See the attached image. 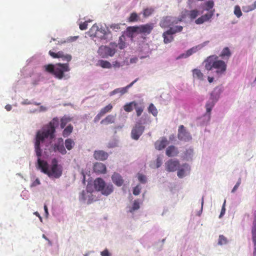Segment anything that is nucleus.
Masks as SVG:
<instances>
[{
    "label": "nucleus",
    "mask_w": 256,
    "mask_h": 256,
    "mask_svg": "<svg viewBox=\"0 0 256 256\" xmlns=\"http://www.w3.org/2000/svg\"><path fill=\"white\" fill-rule=\"evenodd\" d=\"M58 118H54L49 124L43 128L42 131L39 130L37 132L34 148L38 158H40L42 156V150L40 148V142H42L46 138H50V139L54 138L56 126H58Z\"/></svg>",
    "instance_id": "1"
},
{
    "label": "nucleus",
    "mask_w": 256,
    "mask_h": 256,
    "mask_svg": "<svg viewBox=\"0 0 256 256\" xmlns=\"http://www.w3.org/2000/svg\"><path fill=\"white\" fill-rule=\"evenodd\" d=\"M43 68L46 72L52 74L58 80L63 78L65 76L64 72L70 70L68 63H58L56 64H48L44 65Z\"/></svg>",
    "instance_id": "2"
},
{
    "label": "nucleus",
    "mask_w": 256,
    "mask_h": 256,
    "mask_svg": "<svg viewBox=\"0 0 256 256\" xmlns=\"http://www.w3.org/2000/svg\"><path fill=\"white\" fill-rule=\"evenodd\" d=\"M118 45L116 42H110L108 46H102L98 50V53L102 58L113 56L116 52Z\"/></svg>",
    "instance_id": "3"
},
{
    "label": "nucleus",
    "mask_w": 256,
    "mask_h": 256,
    "mask_svg": "<svg viewBox=\"0 0 256 256\" xmlns=\"http://www.w3.org/2000/svg\"><path fill=\"white\" fill-rule=\"evenodd\" d=\"M185 17L186 15L184 14H182L181 17L180 18H174L169 16L164 17L160 20V25L163 28H168L182 22V19Z\"/></svg>",
    "instance_id": "4"
},
{
    "label": "nucleus",
    "mask_w": 256,
    "mask_h": 256,
    "mask_svg": "<svg viewBox=\"0 0 256 256\" xmlns=\"http://www.w3.org/2000/svg\"><path fill=\"white\" fill-rule=\"evenodd\" d=\"M52 166L49 170V174L47 175L49 176H53L55 178H59L62 174V168L58 164V161L56 158L52 160Z\"/></svg>",
    "instance_id": "5"
},
{
    "label": "nucleus",
    "mask_w": 256,
    "mask_h": 256,
    "mask_svg": "<svg viewBox=\"0 0 256 256\" xmlns=\"http://www.w3.org/2000/svg\"><path fill=\"white\" fill-rule=\"evenodd\" d=\"M144 126L140 122H136L132 130V138L134 140H138L144 132Z\"/></svg>",
    "instance_id": "6"
},
{
    "label": "nucleus",
    "mask_w": 256,
    "mask_h": 256,
    "mask_svg": "<svg viewBox=\"0 0 256 256\" xmlns=\"http://www.w3.org/2000/svg\"><path fill=\"white\" fill-rule=\"evenodd\" d=\"M178 137L180 140L185 142H188L192 138L190 134L186 130L183 125L178 127Z\"/></svg>",
    "instance_id": "7"
},
{
    "label": "nucleus",
    "mask_w": 256,
    "mask_h": 256,
    "mask_svg": "<svg viewBox=\"0 0 256 256\" xmlns=\"http://www.w3.org/2000/svg\"><path fill=\"white\" fill-rule=\"evenodd\" d=\"M91 186H88L86 190H83L80 194V199L83 200H87V203L90 204L92 202L94 198L91 191Z\"/></svg>",
    "instance_id": "8"
},
{
    "label": "nucleus",
    "mask_w": 256,
    "mask_h": 256,
    "mask_svg": "<svg viewBox=\"0 0 256 256\" xmlns=\"http://www.w3.org/2000/svg\"><path fill=\"white\" fill-rule=\"evenodd\" d=\"M49 54L53 58H62L64 61L69 62L71 60L72 57L70 54H64L62 51H59L58 52H54L52 50L48 52Z\"/></svg>",
    "instance_id": "9"
},
{
    "label": "nucleus",
    "mask_w": 256,
    "mask_h": 256,
    "mask_svg": "<svg viewBox=\"0 0 256 256\" xmlns=\"http://www.w3.org/2000/svg\"><path fill=\"white\" fill-rule=\"evenodd\" d=\"M213 68L216 69V72L218 74H222L226 70V64L224 62L218 58L214 64Z\"/></svg>",
    "instance_id": "10"
},
{
    "label": "nucleus",
    "mask_w": 256,
    "mask_h": 256,
    "mask_svg": "<svg viewBox=\"0 0 256 256\" xmlns=\"http://www.w3.org/2000/svg\"><path fill=\"white\" fill-rule=\"evenodd\" d=\"M165 165L168 172H175L180 167V162L177 160H170L166 162Z\"/></svg>",
    "instance_id": "11"
},
{
    "label": "nucleus",
    "mask_w": 256,
    "mask_h": 256,
    "mask_svg": "<svg viewBox=\"0 0 256 256\" xmlns=\"http://www.w3.org/2000/svg\"><path fill=\"white\" fill-rule=\"evenodd\" d=\"M214 9L210 10L209 13L204 14L196 20L194 22L197 24H200L208 21L214 16Z\"/></svg>",
    "instance_id": "12"
},
{
    "label": "nucleus",
    "mask_w": 256,
    "mask_h": 256,
    "mask_svg": "<svg viewBox=\"0 0 256 256\" xmlns=\"http://www.w3.org/2000/svg\"><path fill=\"white\" fill-rule=\"evenodd\" d=\"M54 152L58 151L62 154H65L66 150L64 146V140L62 138H59L57 142L54 146Z\"/></svg>",
    "instance_id": "13"
},
{
    "label": "nucleus",
    "mask_w": 256,
    "mask_h": 256,
    "mask_svg": "<svg viewBox=\"0 0 256 256\" xmlns=\"http://www.w3.org/2000/svg\"><path fill=\"white\" fill-rule=\"evenodd\" d=\"M218 58V56H210L208 57L204 60L206 70H212L214 66V64H215V62Z\"/></svg>",
    "instance_id": "14"
},
{
    "label": "nucleus",
    "mask_w": 256,
    "mask_h": 256,
    "mask_svg": "<svg viewBox=\"0 0 256 256\" xmlns=\"http://www.w3.org/2000/svg\"><path fill=\"white\" fill-rule=\"evenodd\" d=\"M38 168L41 170V172L44 174H49L48 164V162L44 160H42L40 158H38Z\"/></svg>",
    "instance_id": "15"
},
{
    "label": "nucleus",
    "mask_w": 256,
    "mask_h": 256,
    "mask_svg": "<svg viewBox=\"0 0 256 256\" xmlns=\"http://www.w3.org/2000/svg\"><path fill=\"white\" fill-rule=\"evenodd\" d=\"M154 27L152 23L142 24L140 26V33L144 34H150Z\"/></svg>",
    "instance_id": "16"
},
{
    "label": "nucleus",
    "mask_w": 256,
    "mask_h": 256,
    "mask_svg": "<svg viewBox=\"0 0 256 256\" xmlns=\"http://www.w3.org/2000/svg\"><path fill=\"white\" fill-rule=\"evenodd\" d=\"M108 154L107 152L102 150H95L94 154V156L96 160H104L108 158Z\"/></svg>",
    "instance_id": "17"
},
{
    "label": "nucleus",
    "mask_w": 256,
    "mask_h": 256,
    "mask_svg": "<svg viewBox=\"0 0 256 256\" xmlns=\"http://www.w3.org/2000/svg\"><path fill=\"white\" fill-rule=\"evenodd\" d=\"M106 170V166L102 163L96 162L94 166V171L97 174H105Z\"/></svg>",
    "instance_id": "18"
},
{
    "label": "nucleus",
    "mask_w": 256,
    "mask_h": 256,
    "mask_svg": "<svg viewBox=\"0 0 256 256\" xmlns=\"http://www.w3.org/2000/svg\"><path fill=\"white\" fill-rule=\"evenodd\" d=\"M113 182L118 186H122L124 183V180L122 176L118 173L114 172L112 176Z\"/></svg>",
    "instance_id": "19"
},
{
    "label": "nucleus",
    "mask_w": 256,
    "mask_h": 256,
    "mask_svg": "<svg viewBox=\"0 0 256 256\" xmlns=\"http://www.w3.org/2000/svg\"><path fill=\"white\" fill-rule=\"evenodd\" d=\"M104 181L101 178H97L94 181V186L96 190L101 192L105 186Z\"/></svg>",
    "instance_id": "20"
},
{
    "label": "nucleus",
    "mask_w": 256,
    "mask_h": 256,
    "mask_svg": "<svg viewBox=\"0 0 256 256\" xmlns=\"http://www.w3.org/2000/svg\"><path fill=\"white\" fill-rule=\"evenodd\" d=\"M168 144V140L166 138H162L160 140H158L155 143V148L158 150H162Z\"/></svg>",
    "instance_id": "21"
},
{
    "label": "nucleus",
    "mask_w": 256,
    "mask_h": 256,
    "mask_svg": "<svg viewBox=\"0 0 256 256\" xmlns=\"http://www.w3.org/2000/svg\"><path fill=\"white\" fill-rule=\"evenodd\" d=\"M116 120V115L109 114L104 119L101 120L100 124L104 125H108L114 123Z\"/></svg>",
    "instance_id": "22"
},
{
    "label": "nucleus",
    "mask_w": 256,
    "mask_h": 256,
    "mask_svg": "<svg viewBox=\"0 0 256 256\" xmlns=\"http://www.w3.org/2000/svg\"><path fill=\"white\" fill-rule=\"evenodd\" d=\"M182 29L183 27L180 26H177L174 27H170L168 30L164 32V34L172 36L174 34L182 32Z\"/></svg>",
    "instance_id": "23"
},
{
    "label": "nucleus",
    "mask_w": 256,
    "mask_h": 256,
    "mask_svg": "<svg viewBox=\"0 0 256 256\" xmlns=\"http://www.w3.org/2000/svg\"><path fill=\"white\" fill-rule=\"evenodd\" d=\"M177 148L174 146H169L166 150V154L169 156H174L178 154Z\"/></svg>",
    "instance_id": "24"
},
{
    "label": "nucleus",
    "mask_w": 256,
    "mask_h": 256,
    "mask_svg": "<svg viewBox=\"0 0 256 256\" xmlns=\"http://www.w3.org/2000/svg\"><path fill=\"white\" fill-rule=\"evenodd\" d=\"M216 102V100H214L212 94H211L210 100L207 102L206 104V108L207 113H210L212 108L214 107Z\"/></svg>",
    "instance_id": "25"
},
{
    "label": "nucleus",
    "mask_w": 256,
    "mask_h": 256,
    "mask_svg": "<svg viewBox=\"0 0 256 256\" xmlns=\"http://www.w3.org/2000/svg\"><path fill=\"white\" fill-rule=\"evenodd\" d=\"M185 12L186 15L191 20H194L200 14L199 11L196 9L186 10Z\"/></svg>",
    "instance_id": "26"
},
{
    "label": "nucleus",
    "mask_w": 256,
    "mask_h": 256,
    "mask_svg": "<svg viewBox=\"0 0 256 256\" xmlns=\"http://www.w3.org/2000/svg\"><path fill=\"white\" fill-rule=\"evenodd\" d=\"M231 55L232 53L229 48L226 47L222 50L220 56L224 60H228Z\"/></svg>",
    "instance_id": "27"
},
{
    "label": "nucleus",
    "mask_w": 256,
    "mask_h": 256,
    "mask_svg": "<svg viewBox=\"0 0 256 256\" xmlns=\"http://www.w3.org/2000/svg\"><path fill=\"white\" fill-rule=\"evenodd\" d=\"M113 190L114 188L112 184H105L103 190H101V192L104 195L108 196L113 192Z\"/></svg>",
    "instance_id": "28"
},
{
    "label": "nucleus",
    "mask_w": 256,
    "mask_h": 256,
    "mask_svg": "<svg viewBox=\"0 0 256 256\" xmlns=\"http://www.w3.org/2000/svg\"><path fill=\"white\" fill-rule=\"evenodd\" d=\"M72 120V118H70L66 116H64L60 119V128L62 129L64 128L66 126L67 124L71 122Z\"/></svg>",
    "instance_id": "29"
},
{
    "label": "nucleus",
    "mask_w": 256,
    "mask_h": 256,
    "mask_svg": "<svg viewBox=\"0 0 256 256\" xmlns=\"http://www.w3.org/2000/svg\"><path fill=\"white\" fill-rule=\"evenodd\" d=\"M73 126L72 124L68 125L65 128L62 132V136L64 138L68 137L73 130Z\"/></svg>",
    "instance_id": "30"
},
{
    "label": "nucleus",
    "mask_w": 256,
    "mask_h": 256,
    "mask_svg": "<svg viewBox=\"0 0 256 256\" xmlns=\"http://www.w3.org/2000/svg\"><path fill=\"white\" fill-rule=\"evenodd\" d=\"M136 106L137 103L134 101L125 104L124 106V108L126 112H129L133 110V107L134 108Z\"/></svg>",
    "instance_id": "31"
},
{
    "label": "nucleus",
    "mask_w": 256,
    "mask_h": 256,
    "mask_svg": "<svg viewBox=\"0 0 256 256\" xmlns=\"http://www.w3.org/2000/svg\"><path fill=\"white\" fill-rule=\"evenodd\" d=\"M98 65L104 68H110L112 66L109 62L102 60L98 61Z\"/></svg>",
    "instance_id": "32"
},
{
    "label": "nucleus",
    "mask_w": 256,
    "mask_h": 256,
    "mask_svg": "<svg viewBox=\"0 0 256 256\" xmlns=\"http://www.w3.org/2000/svg\"><path fill=\"white\" fill-rule=\"evenodd\" d=\"M64 144L66 149L70 150L73 148L75 143L72 139L67 138L65 140Z\"/></svg>",
    "instance_id": "33"
},
{
    "label": "nucleus",
    "mask_w": 256,
    "mask_h": 256,
    "mask_svg": "<svg viewBox=\"0 0 256 256\" xmlns=\"http://www.w3.org/2000/svg\"><path fill=\"white\" fill-rule=\"evenodd\" d=\"M138 78H136L134 80L133 82H132L130 84H128L127 86L124 87V88H119V93H120L122 94H123L126 92H128V89L130 88L131 86H133V84L138 81Z\"/></svg>",
    "instance_id": "34"
},
{
    "label": "nucleus",
    "mask_w": 256,
    "mask_h": 256,
    "mask_svg": "<svg viewBox=\"0 0 256 256\" xmlns=\"http://www.w3.org/2000/svg\"><path fill=\"white\" fill-rule=\"evenodd\" d=\"M194 77L199 80L203 79V74L198 69H194L192 70Z\"/></svg>",
    "instance_id": "35"
},
{
    "label": "nucleus",
    "mask_w": 256,
    "mask_h": 256,
    "mask_svg": "<svg viewBox=\"0 0 256 256\" xmlns=\"http://www.w3.org/2000/svg\"><path fill=\"white\" fill-rule=\"evenodd\" d=\"M154 8H147L143 10V16L144 17L146 18L150 16L154 12Z\"/></svg>",
    "instance_id": "36"
},
{
    "label": "nucleus",
    "mask_w": 256,
    "mask_h": 256,
    "mask_svg": "<svg viewBox=\"0 0 256 256\" xmlns=\"http://www.w3.org/2000/svg\"><path fill=\"white\" fill-rule=\"evenodd\" d=\"M197 51V47H193L190 50H188L186 52V54H182L180 58L182 57H184L187 58L190 55H192V54L196 52Z\"/></svg>",
    "instance_id": "37"
},
{
    "label": "nucleus",
    "mask_w": 256,
    "mask_h": 256,
    "mask_svg": "<svg viewBox=\"0 0 256 256\" xmlns=\"http://www.w3.org/2000/svg\"><path fill=\"white\" fill-rule=\"evenodd\" d=\"M112 108V106L111 104H108V105L102 108L100 112L103 116H104L106 113L110 112Z\"/></svg>",
    "instance_id": "38"
},
{
    "label": "nucleus",
    "mask_w": 256,
    "mask_h": 256,
    "mask_svg": "<svg viewBox=\"0 0 256 256\" xmlns=\"http://www.w3.org/2000/svg\"><path fill=\"white\" fill-rule=\"evenodd\" d=\"M98 30L99 28L96 24H94L91 28L90 29V32L92 34L96 36H98Z\"/></svg>",
    "instance_id": "39"
},
{
    "label": "nucleus",
    "mask_w": 256,
    "mask_h": 256,
    "mask_svg": "<svg viewBox=\"0 0 256 256\" xmlns=\"http://www.w3.org/2000/svg\"><path fill=\"white\" fill-rule=\"evenodd\" d=\"M162 36L164 38V42L165 44H168L172 42L174 40V37L172 36L168 35V34H165L164 32L162 34Z\"/></svg>",
    "instance_id": "40"
},
{
    "label": "nucleus",
    "mask_w": 256,
    "mask_h": 256,
    "mask_svg": "<svg viewBox=\"0 0 256 256\" xmlns=\"http://www.w3.org/2000/svg\"><path fill=\"white\" fill-rule=\"evenodd\" d=\"M148 110L149 112L152 113L154 116H156L158 114V112L157 109L152 104H150Z\"/></svg>",
    "instance_id": "41"
},
{
    "label": "nucleus",
    "mask_w": 256,
    "mask_h": 256,
    "mask_svg": "<svg viewBox=\"0 0 256 256\" xmlns=\"http://www.w3.org/2000/svg\"><path fill=\"white\" fill-rule=\"evenodd\" d=\"M139 18L136 12H132L130 14L128 20L130 22H137Z\"/></svg>",
    "instance_id": "42"
},
{
    "label": "nucleus",
    "mask_w": 256,
    "mask_h": 256,
    "mask_svg": "<svg viewBox=\"0 0 256 256\" xmlns=\"http://www.w3.org/2000/svg\"><path fill=\"white\" fill-rule=\"evenodd\" d=\"M228 240L226 237L224 235L220 234L219 236L218 244L219 245L226 244L228 243Z\"/></svg>",
    "instance_id": "43"
},
{
    "label": "nucleus",
    "mask_w": 256,
    "mask_h": 256,
    "mask_svg": "<svg viewBox=\"0 0 256 256\" xmlns=\"http://www.w3.org/2000/svg\"><path fill=\"white\" fill-rule=\"evenodd\" d=\"M124 38L122 36L119 38L118 43L117 44L118 46L120 49H124L126 47V43L124 40Z\"/></svg>",
    "instance_id": "44"
},
{
    "label": "nucleus",
    "mask_w": 256,
    "mask_h": 256,
    "mask_svg": "<svg viewBox=\"0 0 256 256\" xmlns=\"http://www.w3.org/2000/svg\"><path fill=\"white\" fill-rule=\"evenodd\" d=\"M134 108L136 109L137 116H140L144 111V106L142 105L138 106L137 104V106L134 107Z\"/></svg>",
    "instance_id": "45"
},
{
    "label": "nucleus",
    "mask_w": 256,
    "mask_h": 256,
    "mask_svg": "<svg viewBox=\"0 0 256 256\" xmlns=\"http://www.w3.org/2000/svg\"><path fill=\"white\" fill-rule=\"evenodd\" d=\"M206 8L205 10L207 11H209L210 9H212L214 6V2L212 0H208L205 3Z\"/></svg>",
    "instance_id": "46"
},
{
    "label": "nucleus",
    "mask_w": 256,
    "mask_h": 256,
    "mask_svg": "<svg viewBox=\"0 0 256 256\" xmlns=\"http://www.w3.org/2000/svg\"><path fill=\"white\" fill-rule=\"evenodd\" d=\"M234 14L238 18H240L242 16V12L238 6H235Z\"/></svg>",
    "instance_id": "47"
},
{
    "label": "nucleus",
    "mask_w": 256,
    "mask_h": 256,
    "mask_svg": "<svg viewBox=\"0 0 256 256\" xmlns=\"http://www.w3.org/2000/svg\"><path fill=\"white\" fill-rule=\"evenodd\" d=\"M252 238L254 245L256 246V227H254L252 230Z\"/></svg>",
    "instance_id": "48"
},
{
    "label": "nucleus",
    "mask_w": 256,
    "mask_h": 256,
    "mask_svg": "<svg viewBox=\"0 0 256 256\" xmlns=\"http://www.w3.org/2000/svg\"><path fill=\"white\" fill-rule=\"evenodd\" d=\"M140 208L139 203L138 201L134 200L133 204L130 210V212H132L136 210H138Z\"/></svg>",
    "instance_id": "49"
},
{
    "label": "nucleus",
    "mask_w": 256,
    "mask_h": 256,
    "mask_svg": "<svg viewBox=\"0 0 256 256\" xmlns=\"http://www.w3.org/2000/svg\"><path fill=\"white\" fill-rule=\"evenodd\" d=\"M138 180L142 183L144 184L146 182V176L142 174H138Z\"/></svg>",
    "instance_id": "50"
},
{
    "label": "nucleus",
    "mask_w": 256,
    "mask_h": 256,
    "mask_svg": "<svg viewBox=\"0 0 256 256\" xmlns=\"http://www.w3.org/2000/svg\"><path fill=\"white\" fill-rule=\"evenodd\" d=\"M110 28L115 31H117L119 30L120 28V24H112L110 26Z\"/></svg>",
    "instance_id": "51"
},
{
    "label": "nucleus",
    "mask_w": 256,
    "mask_h": 256,
    "mask_svg": "<svg viewBox=\"0 0 256 256\" xmlns=\"http://www.w3.org/2000/svg\"><path fill=\"white\" fill-rule=\"evenodd\" d=\"M185 175V170L184 168L178 170V176L180 178H182Z\"/></svg>",
    "instance_id": "52"
},
{
    "label": "nucleus",
    "mask_w": 256,
    "mask_h": 256,
    "mask_svg": "<svg viewBox=\"0 0 256 256\" xmlns=\"http://www.w3.org/2000/svg\"><path fill=\"white\" fill-rule=\"evenodd\" d=\"M140 188L137 186H135L133 190V194L135 196H138L140 194Z\"/></svg>",
    "instance_id": "53"
},
{
    "label": "nucleus",
    "mask_w": 256,
    "mask_h": 256,
    "mask_svg": "<svg viewBox=\"0 0 256 256\" xmlns=\"http://www.w3.org/2000/svg\"><path fill=\"white\" fill-rule=\"evenodd\" d=\"M226 203V200H224V204H222V210H221V212H220V215L219 216L220 218H222L224 215V214H225V212H226V208H225Z\"/></svg>",
    "instance_id": "54"
},
{
    "label": "nucleus",
    "mask_w": 256,
    "mask_h": 256,
    "mask_svg": "<svg viewBox=\"0 0 256 256\" xmlns=\"http://www.w3.org/2000/svg\"><path fill=\"white\" fill-rule=\"evenodd\" d=\"M162 164V159L160 156H158L156 160V168L160 167L161 166Z\"/></svg>",
    "instance_id": "55"
},
{
    "label": "nucleus",
    "mask_w": 256,
    "mask_h": 256,
    "mask_svg": "<svg viewBox=\"0 0 256 256\" xmlns=\"http://www.w3.org/2000/svg\"><path fill=\"white\" fill-rule=\"evenodd\" d=\"M240 184H241V178H240L238 179V182L236 184V185L234 186L233 189L232 190V192H234L238 189V186H240Z\"/></svg>",
    "instance_id": "56"
},
{
    "label": "nucleus",
    "mask_w": 256,
    "mask_h": 256,
    "mask_svg": "<svg viewBox=\"0 0 256 256\" xmlns=\"http://www.w3.org/2000/svg\"><path fill=\"white\" fill-rule=\"evenodd\" d=\"M88 28V23L86 22H85L83 23H82L80 24V28L81 30H86Z\"/></svg>",
    "instance_id": "57"
},
{
    "label": "nucleus",
    "mask_w": 256,
    "mask_h": 256,
    "mask_svg": "<svg viewBox=\"0 0 256 256\" xmlns=\"http://www.w3.org/2000/svg\"><path fill=\"white\" fill-rule=\"evenodd\" d=\"M102 116H104L100 112H99V113L94 118V122H96L101 118Z\"/></svg>",
    "instance_id": "58"
},
{
    "label": "nucleus",
    "mask_w": 256,
    "mask_h": 256,
    "mask_svg": "<svg viewBox=\"0 0 256 256\" xmlns=\"http://www.w3.org/2000/svg\"><path fill=\"white\" fill-rule=\"evenodd\" d=\"M130 28L132 32L140 33V26L130 27Z\"/></svg>",
    "instance_id": "59"
},
{
    "label": "nucleus",
    "mask_w": 256,
    "mask_h": 256,
    "mask_svg": "<svg viewBox=\"0 0 256 256\" xmlns=\"http://www.w3.org/2000/svg\"><path fill=\"white\" fill-rule=\"evenodd\" d=\"M100 254L102 256H110V254L107 249L102 252Z\"/></svg>",
    "instance_id": "60"
},
{
    "label": "nucleus",
    "mask_w": 256,
    "mask_h": 256,
    "mask_svg": "<svg viewBox=\"0 0 256 256\" xmlns=\"http://www.w3.org/2000/svg\"><path fill=\"white\" fill-rule=\"evenodd\" d=\"M112 66L114 68H120V64L118 62L114 61L112 62Z\"/></svg>",
    "instance_id": "61"
},
{
    "label": "nucleus",
    "mask_w": 256,
    "mask_h": 256,
    "mask_svg": "<svg viewBox=\"0 0 256 256\" xmlns=\"http://www.w3.org/2000/svg\"><path fill=\"white\" fill-rule=\"evenodd\" d=\"M101 33L102 34H103V36H104L106 34V30L104 28H99V30H98V33Z\"/></svg>",
    "instance_id": "62"
},
{
    "label": "nucleus",
    "mask_w": 256,
    "mask_h": 256,
    "mask_svg": "<svg viewBox=\"0 0 256 256\" xmlns=\"http://www.w3.org/2000/svg\"><path fill=\"white\" fill-rule=\"evenodd\" d=\"M40 184V181L38 178H36L32 184V186H36Z\"/></svg>",
    "instance_id": "63"
},
{
    "label": "nucleus",
    "mask_w": 256,
    "mask_h": 256,
    "mask_svg": "<svg viewBox=\"0 0 256 256\" xmlns=\"http://www.w3.org/2000/svg\"><path fill=\"white\" fill-rule=\"evenodd\" d=\"M256 8V0L254 2L252 5L251 6L249 10H252Z\"/></svg>",
    "instance_id": "64"
}]
</instances>
